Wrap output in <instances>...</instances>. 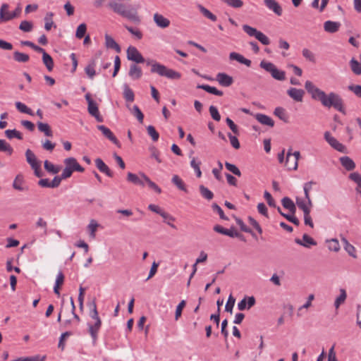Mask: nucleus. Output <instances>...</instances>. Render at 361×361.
Returning <instances> with one entry per match:
<instances>
[{
    "mask_svg": "<svg viewBox=\"0 0 361 361\" xmlns=\"http://www.w3.org/2000/svg\"><path fill=\"white\" fill-rule=\"evenodd\" d=\"M340 26L341 23L338 22L327 20L324 24V29L327 32L335 33L339 30Z\"/></svg>",
    "mask_w": 361,
    "mask_h": 361,
    "instance_id": "27",
    "label": "nucleus"
},
{
    "mask_svg": "<svg viewBox=\"0 0 361 361\" xmlns=\"http://www.w3.org/2000/svg\"><path fill=\"white\" fill-rule=\"evenodd\" d=\"M90 315L92 319H93L95 322L94 324H88V331L92 338V341L94 343H96L98 337V332L102 326V320L99 317L98 311L95 310V312H90Z\"/></svg>",
    "mask_w": 361,
    "mask_h": 361,
    "instance_id": "6",
    "label": "nucleus"
},
{
    "mask_svg": "<svg viewBox=\"0 0 361 361\" xmlns=\"http://www.w3.org/2000/svg\"><path fill=\"white\" fill-rule=\"evenodd\" d=\"M132 114L135 116L137 119V121L140 123H143L144 120V114L140 109V108L137 105H134L133 108L130 110Z\"/></svg>",
    "mask_w": 361,
    "mask_h": 361,
    "instance_id": "51",
    "label": "nucleus"
},
{
    "mask_svg": "<svg viewBox=\"0 0 361 361\" xmlns=\"http://www.w3.org/2000/svg\"><path fill=\"white\" fill-rule=\"evenodd\" d=\"M350 65L352 71L355 75H360L361 74V64L355 59H352L350 61Z\"/></svg>",
    "mask_w": 361,
    "mask_h": 361,
    "instance_id": "54",
    "label": "nucleus"
},
{
    "mask_svg": "<svg viewBox=\"0 0 361 361\" xmlns=\"http://www.w3.org/2000/svg\"><path fill=\"white\" fill-rule=\"evenodd\" d=\"M255 118L261 124H263L264 126H269L271 128L274 126V121H273V119L271 117H269L265 114H257L255 115Z\"/></svg>",
    "mask_w": 361,
    "mask_h": 361,
    "instance_id": "25",
    "label": "nucleus"
},
{
    "mask_svg": "<svg viewBox=\"0 0 361 361\" xmlns=\"http://www.w3.org/2000/svg\"><path fill=\"white\" fill-rule=\"evenodd\" d=\"M98 130H99L103 135L111 141L118 147H121V143L118 140L116 137L111 130L104 125L97 126Z\"/></svg>",
    "mask_w": 361,
    "mask_h": 361,
    "instance_id": "12",
    "label": "nucleus"
},
{
    "mask_svg": "<svg viewBox=\"0 0 361 361\" xmlns=\"http://www.w3.org/2000/svg\"><path fill=\"white\" fill-rule=\"evenodd\" d=\"M349 178L357 184L356 190L361 194V175L357 172H354L350 174Z\"/></svg>",
    "mask_w": 361,
    "mask_h": 361,
    "instance_id": "42",
    "label": "nucleus"
},
{
    "mask_svg": "<svg viewBox=\"0 0 361 361\" xmlns=\"http://www.w3.org/2000/svg\"><path fill=\"white\" fill-rule=\"evenodd\" d=\"M201 164V161L197 160L195 157H192L190 161V166L195 170L197 178H200L202 176V171L200 170Z\"/></svg>",
    "mask_w": 361,
    "mask_h": 361,
    "instance_id": "43",
    "label": "nucleus"
},
{
    "mask_svg": "<svg viewBox=\"0 0 361 361\" xmlns=\"http://www.w3.org/2000/svg\"><path fill=\"white\" fill-rule=\"evenodd\" d=\"M199 190L201 195L205 199L210 200L214 197L213 192L203 185H200Z\"/></svg>",
    "mask_w": 361,
    "mask_h": 361,
    "instance_id": "50",
    "label": "nucleus"
},
{
    "mask_svg": "<svg viewBox=\"0 0 361 361\" xmlns=\"http://www.w3.org/2000/svg\"><path fill=\"white\" fill-rule=\"evenodd\" d=\"M281 203L284 208L288 209L293 214H295L296 207L294 202L290 198L288 197H283L281 200Z\"/></svg>",
    "mask_w": 361,
    "mask_h": 361,
    "instance_id": "34",
    "label": "nucleus"
},
{
    "mask_svg": "<svg viewBox=\"0 0 361 361\" xmlns=\"http://www.w3.org/2000/svg\"><path fill=\"white\" fill-rule=\"evenodd\" d=\"M295 242L303 247H310V245H316L317 242L310 236H309L307 234H304L302 235V239L300 240L299 238H296L295 240Z\"/></svg>",
    "mask_w": 361,
    "mask_h": 361,
    "instance_id": "22",
    "label": "nucleus"
},
{
    "mask_svg": "<svg viewBox=\"0 0 361 361\" xmlns=\"http://www.w3.org/2000/svg\"><path fill=\"white\" fill-rule=\"evenodd\" d=\"M32 27V23L27 20H23L19 25V29L25 32H30Z\"/></svg>",
    "mask_w": 361,
    "mask_h": 361,
    "instance_id": "61",
    "label": "nucleus"
},
{
    "mask_svg": "<svg viewBox=\"0 0 361 361\" xmlns=\"http://www.w3.org/2000/svg\"><path fill=\"white\" fill-rule=\"evenodd\" d=\"M25 157L27 162L30 164L31 168L41 164V162L37 160L34 152L30 149L25 151Z\"/></svg>",
    "mask_w": 361,
    "mask_h": 361,
    "instance_id": "23",
    "label": "nucleus"
},
{
    "mask_svg": "<svg viewBox=\"0 0 361 361\" xmlns=\"http://www.w3.org/2000/svg\"><path fill=\"white\" fill-rule=\"evenodd\" d=\"M197 88L202 89L205 90L206 92L213 94L216 96H222L224 94L223 92L221 90H219L215 87H212L208 85H198L197 86Z\"/></svg>",
    "mask_w": 361,
    "mask_h": 361,
    "instance_id": "32",
    "label": "nucleus"
},
{
    "mask_svg": "<svg viewBox=\"0 0 361 361\" xmlns=\"http://www.w3.org/2000/svg\"><path fill=\"white\" fill-rule=\"evenodd\" d=\"M105 45L109 49H114L117 53L121 51V47L116 43V42L108 34L105 35Z\"/></svg>",
    "mask_w": 361,
    "mask_h": 361,
    "instance_id": "28",
    "label": "nucleus"
},
{
    "mask_svg": "<svg viewBox=\"0 0 361 361\" xmlns=\"http://www.w3.org/2000/svg\"><path fill=\"white\" fill-rule=\"evenodd\" d=\"M44 166L45 170L47 172L51 173L52 174H56L61 170V167L60 166H55L51 162L49 161L48 160H46L44 161Z\"/></svg>",
    "mask_w": 361,
    "mask_h": 361,
    "instance_id": "41",
    "label": "nucleus"
},
{
    "mask_svg": "<svg viewBox=\"0 0 361 361\" xmlns=\"http://www.w3.org/2000/svg\"><path fill=\"white\" fill-rule=\"evenodd\" d=\"M305 87L313 99L318 100L322 105L326 108L333 107L335 110L345 115L346 111L344 106V102L342 97L334 92L326 94L324 91L316 87L312 82L307 80Z\"/></svg>",
    "mask_w": 361,
    "mask_h": 361,
    "instance_id": "1",
    "label": "nucleus"
},
{
    "mask_svg": "<svg viewBox=\"0 0 361 361\" xmlns=\"http://www.w3.org/2000/svg\"><path fill=\"white\" fill-rule=\"evenodd\" d=\"M0 152H4L8 153V155H11L13 149L6 140L0 139Z\"/></svg>",
    "mask_w": 361,
    "mask_h": 361,
    "instance_id": "48",
    "label": "nucleus"
},
{
    "mask_svg": "<svg viewBox=\"0 0 361 361\" xmlns=\"http://www.w3.org/2000/svg\"><path fill=\"white\" fill-rule=\"evenodd\" d=\"M324 136L325 140L330 145L331 147L340 152L346 153V147L338 142L335 137L331 136L329 131L325 132Z\"/></svg>",
    "mask_w": 361,
    "mask_h": 361,
    "instance_id": "10",
    "label": "nucleus"
},
{
    "mask_svg": "<svg viewBox=\"0 0 361 361\" xmlns=\"http://www.w3.org/2000/svg\"><path fill=\"white\" fill-rule=\"evenodd\" d=\"M87 31V25L85 23H81L78 25L76 30L75 37L78 39H82Z\"/></svg>",
    "mask_w": 361,
    "mask_h": 361,
    "instance_id": "59",
    "label": "nucleus"
},
{
    "mask_svg": "<svg viewBox=\"0 0 361 361\" xmlns=\"http://www.w3.org/2000/svg\"><path fill=\"white\" fill-rule=\"evenodd\" d=\"M44 357H42L39 355H36L33 357H20L16 360V361H44Z\"/></svg>",
    "mask_w": 361,
    "mask_h": 361,
    "instance_id": "64",
    "label": "nucleus"
},
{
    "mask_svg": "<svg viewBox=\"0 0 361 361\" xmlns=\"http://www.w3.org/2000/svg\"><path fill=\"white\" fill-rule=\"evenodd\" d=\"M225 166H226L227 170L231 171L234 175H235L237 176H239V177L241 176L240 171L239 170V169L235 165H234L233 164H231V163H229L228 161H226L225 162Z\"/></svg>",
    "mask_w": 361,
    "mask_h": 361,
    "instance_id": "58",
    "label": "nucleus"
},
{
    "mask_svg": "<svg viewBox=\"0 0 361 361\" xmlns=\"http://www.w3.org/2000/svg\"><path fill=\"white\" fill-rule=\"evenodd\" d=\"M347 294L345 289H340V295L336 298L334 306L336 309H338L341 304H343L346 300Z\"/></svg>",
    "mask_w": 361,
    "mask_h": 361,
    "instance_id": "46",
    "label": "nucleus"
},
{
    "mask_svg": "<svg viewBox=\"0 0 361 361\" xmlns=\"http://www.w3.org/2000/svg\"><path fill=\"white\" fill-rule=\"evenodd\" d=\"M148 209L150 211L159 214L161 216H162L164 218V219H169L172 221H174L176 220V219L173 216H171L169 213L164 212L158 205L150 204L148 206Z\"/></svg>",
    "mask_w": 361,
    "mask_h": 361,
    "instance_id": "15",
    "label": "nucleus"
},
{
    "mask_svg": "<svg viewBox=\"0 0 361 361\" xmlns=\"http://www.w3.org/2000/svg\"><path fill=\"white\" fill-rule=\"evenodd\" d=\"M277 211L279 212V213L283 216V217H285L288 221H289L290 222L294 224L296 226H299L300 224V221L298 219L297 217H295L294 215H290V214H285L283 213L282 211H281V209L280 207H277Z\"/></svg>",
    "mask_w": 361,
    "mask_h": 361,
    "instance_id": "49",
    "label": "nucleus"
},
{
    "mask_svg": "<svg viewBox=\"0 0 361 361\" xmlns=\"http://www.w3.org/2000/svg\"><path fill=\"white\" fill-rule=\"evenodd\" d=\"M296 204L298 205V207L302 210L303 213H306V212H310V207L311 206H310L307 203V201L305 202V200H301V199H297L296 200Z\"/></svg>",
    "mask_w": 361,
    "mask_h": 361,
    "instance_id": "56",
    "label": "nucleus"
},
{
    "mask_svg": "<svg viewBox=\"0 0 361 361\" xmlns=\"http://www.w3.org/2000/svg\"><path fill=\"white\" fill-rule=\"evenodd\" d=\"M153 18L156 25L161 28H166L170 25V20L161 14L157 13L154 15Z\"/></svg>",
    "mask_w": 361,
    "mask_h": 361,
    "instance_id": "21",
    "label": "nucleus"
},
{
    "mask_svg": "<svg viewBox=\"0 0 361 361\" xmlns=\"http://www.w3.org/2000/svg\"><path fill=\"white\" fill-rule=\"evenodd\" d=\"M39 53L42 54V61L49 71H51L54 68V61L51 56L48 54L45 50L44 51H39Z\"/></svg>",
    "mask_w": 361,
    "mask_h": 361,
    "instance_id": "31",
    "label": "nucleus"
},
{
    "mask_svg": "<svg viewBox=\"0 0 361 361\" xmlns=\"http://www.w3.org/2000/svg\"><path fill=\"white\" fill-rule=\"evenodd\" d=\"M65 168L62 172V178H70L74 171L84 172L85 169L81 166L75 158L68 157L64 159Z\"/></svg>",
    "mask_w": 361,
    "mask_h": 361,
    "instance_id": "4",
    "label": "nucleus"
},
{
    "mask_svg": "<svg viewBox=\"0 0 361 361\" xmlns=\"http://www.w3.org/2000/svg\"><path fill=\"white\" fill-rule=\"evenodd\" d=\"M123 97L126 101L130 102H133L135 99L133 90L127 85H124Z\"/></svg>",
    "mask_w": 361,
    "mask_h": 361,
    "instance_id": "52",
    "label": "nucleus"
},
{
    "mask_svg": "<svg viewBox=\"0 0 361 361\" xmlns=\"http://www.w3.org/2000/svg\"><path fill=\"white\" fill-rule=\"evenodd\" d=\"M224 3L227 4L228 6L239 8L243 6V2L242 0H221Z\"/></svg>",
    "mask_w": 361,
    "mask_h": 361,
    "instance_id": "57",
    "label": "nucleus"
},
{
    "mask_svg": "<svg viewBox=\"0 0 361 361\" xmlns=\"http://www.w3.org/2000/svg\"><path fill=\"white\" fill-rule=\"evenodd\" d=\"M87 110L89 114L95 118V119L98 122H102L103 118L100 115L98 106L95 102H90V104H88Z\"/></svg>",
    "mask_w": 361,
    "mask_h": 361,
    "instance_id": "17",
    "label": "nucleus"
},
{
    "mask_svg": "<svg viewBox=\"0 0 361 361\" xmlns=\"http://www.w3.org/2000/svg\"><path fill=\"white\" fill-rule=\"evenodd\" d=\"M266 6L278 16L282 15V8L276 0H264Z\"/></svg>",
    "mask_w": 361,
    "mask_h": 361,
    "instance_id": "16",
    "label": "nucleus"
},
{
    "mask_svg": "<svg viewBox=\"0 0 361 361\" xmlns=\"http://www.w3.org/2000/svg\"><path fill=\"white\" fill-rule=\"evenodd\" d=\"M95 165L100 172L105 173L109 177H113V172L109 166L100 158L95 159Z\"/></svg>",
    "mask_w": 361,
    "mask_h": 361,
    "instance_id": "20",
    "label": "nucleus"
},
{
    "mask_svg": "<svg viewBox=\"0 0 361 361\" xmlns=\"http://www.w3.org/2000/svg\"><path fill=\"white\" fill-rule=\"evenodd\" d=\"M128 75L133 80H138L142 77V71L137 65L132 64L130 66Z\"/></svg>",
    "mask_w": 361,
    "mask_h": 361,
    "instance_id": "24",
    "label": "nucleus"
},
{
    "mask_svg": "<svg viewBox=\"0 0 361 361\" xmlns=\"http://www.w3.org/2000/svg\"><path fill=\"white\" fill-rule=\"evenodd\" d=\"M341 165L347 170L352 171L355 168V164L349 157H342L340 158Z\"/></svg>",
    "mask_w": 361,
    "mask_h": 361,
    "instance_id": "30",
    "label": "nucleus"
},
{
    "mask_svg": "<svg viewBox=\"0 0 361 361\" xmlns=\"http://www.w3.org/2000/svg\"><path fill=\"white\" fill-rule=\"evenodd\" d=\"M8 5L7 4H3L0 8V20L2 21H8L16 17H18L20 12L21 8L17 7L13 13L8 11Z\"/></svg>",
    "mask_w": 361,
    "mask_h": 361,
    "instance_id": "9",
    "label": "nucleus"
},
{
    "mask_svg": "<svg viewBox=\"0 0 361 361\" xmlns=\"http://www.w3.org/2000/svg\"><path fill=\"white\" fill-rule=\"evenodd\" d=\"M229 59L230 60H235L238 61L239 63L245 65L247 67H250L251 66V61L245 59L243 55L236 53V52H231L229 54Z\"/></svg>",
    "mask_w": 361,
    "mask_h": 361,
    "instance_id": "26",
    "label": "nucleus"
},
{
    "mask_svg": "<svg viewBox=\"0 0 361 361\" xmlns=\"http://www.w3.org/2000/svg\"><path fill=\"white\" fill-rule=\"evenodd\" d=\"M341 242L343 243L345 250L353 258H356V250L355 247L351 245L345 237H341Z\"/></svg>",
    "mask_w": 361,
    "mask_h": 361,
    "instance_id": "29",
    "label": "nucleus"
},
{
    "mask_svg": "<svg viewBox=\"0 0 361 361\" xmlns=\"http://www.w3.org/2000/svg\"><path fill=\"white\" fill-rule=\"evenodd\" d=\"M197 8L205 18H207L214 22L217 20L216 16L214 14H213L211 11H209L207 8H206L204 6H203L202 5L198 4Z\"/></svg>",
    "mask_w": 361,
    "mask_h": 361,
    "instance_id": "38",
    "label": "nucleus"
},
{
    "mask_svg": "<svg viewBox=\"0 0 361 361\" xmlns=\"http://www.w3.org/2000/svg\"><path fill=\"white\" fill-rule=\"evenodd\" d=\"M315 183H316L315 182L311 180L307 183H305L304 185V187H303L305 199L307 200V203L310 206H312V200H311L310 196V191L312 189V185H314Z\"/></svg>",
    "mask_w": 361,
    "mask_h": 361,
    "instance_id": "39",
    "label": "nucleus"
},
{
    "mask_svg": "<svg viewBox=\"0 0 361 361\" xmlns=\"http://www.w3.org/2000/svg\"><path fill=\"white\" fill-rule=\"evenodd\" d=\"M13 59L19 63H26L30 60V56L27 54L16 51L13 52Z\"/></svg>",
    "mask_w": 361,
    "mask_h": 361,
    "instance_id": "40",
    "label": "nucleus"
},
{
    "mask_svg": "<svg viewBox=\"0 0 361 361\" xmlns=\"http://www.w3.org/2000/svg\"><path fill=\"white\" fill-rule=\"evenodd\" d=\"M259 66L262 68L270 73L274 79L280 81L286 79V73L283 71L279 70L274 63L262 61Z\"/></svg>",
    "mask_w": 361,
    "mask_h": 361,
    "instance_id": "5",
    "label": "nucleus"
},
{
    "mask_svg": "<svg viewBox=\"0 0 361 361\" xmlns=\"http://www.w3.org/2000/svg\"><path fill=\"white\" fill-rule=\"evenodd\" d=\"M16 109L21 113L27 114L30 116H33L34 113L31 109L27 107L25 104L20 102H16Z\"/></svg>",
    "mask_w": 361,
    "mask_h": 361,
    "instance_id": "45",
    "label": "nucleus"
},
{
    "mask_svg": "<svg viewBox=\"0 0 361 361\" xmlns=\"http://www.w3.org/2000/svg\"><path fill=\"white\" fill-rule=\"evenodd\" d=\"M214 230L217 233L228 235L231 238L236 237L240 238L241 240H244L243 236L238 231H235L233 228H231V229H227L224 228L220 225H216L214 227Z\"/></svg>",
    "mask_w": 361,
    "mask_h": 361,
    "instance_id": "13",
    "label": "nucleus"
},
{
    "mask_svg": "<svg viewBox=\"0 0 361 361\" xmlns=\"http://www.w3.org/2000/svg\"><path fill=\"white\" fill-rule=\"evenodd\" d=\"M147 65H151V72L156 73L160 76H165L169 79L178 80L181 74L173 69L168 68L166 66L157 62L147 61Z\"/></svg>",
    "mask_w": 361,
    "mask_h": 361,
    "instance_id": "3",
    "label": "nucleus"
},
{
    "mask_svg": "<svg viewBox=\"0 0 361 361\" xmlns=\"http://www.w3.org/2000/svg\"><path fill=\"white\" fill-rule=\"evenodd\" d=\"M171 182L174 184L180 190H182L185 192H188V190L186 188L185 184L183 180L178 176L173 175L171 179Z\"/></svg>",
    "mask_w": 361,
    "mask_h": 361,
    "instance_id": "36",
    "label": "nucleus"
},
{
    "mask_svg": "<svg viewBox=\"0 0 361 361\" xmlns=\"http://www.w3.org/2000/svg\"><path fill=\"white\" fill-rule=\"evenodd\" d=\"M37 128L40 132L44 133V135L47 137H51L53 135L52 131L50 128V126L47 123H44L42 122L37 123Z\"/></svg>",
    "mask_w": 361,
    "mask_h": 361,
    "instance_id": "44",
    "label": "nucleus"
},
{
    "mask_svg": "<svg viewBox=\"0 0 361 361\" xmlns=\"http://www.w3.org/2000/svg\"><path fill=\"white\" fill-rule=\"evenodd\" d=\"M216 80L224 87H229L233 82V78L224 73H219L216 75Z\"/></svg>",
    "mask_w": 361,
    "mask_h": 361,
    "instance_id": "19",
    "label": "nucleus"
},
{
    "mask_svg": "<svg viewBox=\"0 0 361 361\" xmlns=\"http://www.w3.org/2000/svg\"><path fill=\"white\" fill-rule=\"evenodd\" d=\"M185 305H186L185 300H183L177 305L176 312H175V319L176 320H178L180 317V316L182 314V311H183V308L185 307Z\"/></svg>",
    "mask_w": 361,
    "mask_h": 361,
    "instance_id": "62",
    "label": "nucleus"
},
{
    "mask_svg": "<svg viewBox=\"0 0 361 361\" xmlns=\"http://www.w3.org/2000/svg\"><path fill=\"white\" fill-rule=\"evenodd\" d=\"M127 58L128 60L135 63H144L145 61L144 57L135 47L130 46L127 49Z\"/></svg>",
    "mask_w": 361,
    "mask_h": 361,
    "instance_id": "11",
    "label": "nucleus"
},
{
    "mask_svg": "<svg viewBox=\"0 0 361 361\" xmlns=\"http://www.w3.org/2000/svg\"><path fill=\"white\" fill-rule=\"evenodd\" d=\"M99 226V224L97 223L95 220H91L88 226L87 229L90 232V235L91 238H95V233Z\"/></svg>",
    "mask_w": 361,
    "mask_h": 361,
    "instance_id": "55",
    "label": "nucleus"
},
{
    "mask_svg": "<svg viewBox=\"0 0 361 361\" xmlns=\"http://www.w3.org/2000/svg\"><path fill=\"white\" fill-rule=\"evenodd\" d=\"M287 94L295 102H302L305 92L302 89L290 87L289 90H288Z\"/></svg>",
    "mask_w": 361,
    "mask_h": 361,
    "instance_id": "18",
    "label": "nucleus"
},
{
    "mask_svg": "<svg viewBox=\"0 0 361 361\" xmlns=\"http://www.w3.org/2000/svg\"><path fill=\"white\" fill-rule=\"evenodd\" d=\"M95 66L96 61L92 59L85 68V73L90 79H93L96 75Z\"/></svg>",
    "mask_w": 361,
    "mask_h": 361,
    "instance_id": "37",
    "label": "nucleus"
},
{
    "mask_svg": "<svg viewBox=\"0 0 361 361\" xmlns=\"http://www.w3.org/2000/svg\"><path fill=\"white\" fill-rule=\"evenodd\" d=\"M255 298L253 296L245 297L238 303V309L240 311L250 309L255 304Z\"/></svg>",
    "mask_w": 361,
    "mask_h": 361,
    "instance_id": "14",
    "label": "nucleus"
},
{
    "mask_svg": "<svg viewBox=\"0 0 361 361\" xmlns=\"http://www.w3.org/2000/svg\"><path fill=\"white\" fill-rule=\"evenodd\" d=\"M348 89L353 92L357 97L361 98V85H350Z\"/></svg>",
    "mask_w": 361,
    "mask_h": 361,
    "instance_id": "63",
    "label": "nucleus"
},
{
    "mask_svg": "<svg viewBox=\"0 0 361 361\" xmlns=\"http://www.w3.org/2000/svg\"><path fill=\"white\" fill-rule=\"evenodd\" d=\"M243 31L250 37H255L262 44L268 45L270 44L269 37L262 32L257 30L256 28L252 27L248 25H243Z\"/></svg>",
    "mask_w": 361,
    "mask_h": 361,
    "instance_id": "7",
    "label": "nucleus"
},
{
    "mask_svg": "<svg viewBox=\"0 0 361 361\" xmlns=\"http://www.w3.org/2000/svg\"><path fill=\"white\" fill-rule=\"evenodd\" d=\"M5 135L7 137V138L8 139H13V138H17L18 140H23V135L20 132L18 131L16 129H13V130H6L5 131Z\"/></svg>",
    "mask_w": 361,
    "mask_h": 361,
    "instance_id": "47",
    "label": "nucleus"
},
{
    "mask_svg": "<svg viewBox=\"0 0 361 361\" xmlns=\"http://www.w3.org/2000/svg\"><path fill=\"white\" fill-rule=\"evenodd\" d=\"M141 176L146 181L150 188L153 189L158 194L161 192V189L155 183L152 181L145 174L142 173Z\"/></svg>",
    "mask_w": 361,
    "mask_h": 361,
    "instance_id": "53",
    "label": "nucleus"
},
{
    "mask_svg": "<svg viewBox=\"0 0 361 361\" xmlns=\"http://www.w3.org/2000/svg\"><path fill=\"white\" fill-rule=\"evenodd\" d=\"M292 149H289L287 154L285 161V166L288 170H296L298 166V159L300 154L299 151L291 152Z\"/></svg>",
    "mask_w": 361,
    "mask_h": 361,
    "instance_id": "8",
    "label": "nucleus"
},
{
    "mask_svg": "<svg viewBox=\"0 0 361 361\" xmlns=\"http://www.w3.org/2000/svg\"><path fill=\"white\" fill-rule=\"evenodd\" d=\"M108 6L116 14L125 18L134 23H139L140 21L137 15V9L131 5L126 6L122 3H118L111 1L108 4Z\"/></svg>",
    "mask_w": 361,
    "mask_h": 361,
    "instance_id": "2",
    "label": "nucleus"
},
{
    "mask_svg": "<svg viewBox=\"0 0 361 361\" xmlns=\"http://www.w3.org/2000/svg\"><path fill=\"white\" fill-rule=\"evenodd\" d=\"M148 135L152 137L154 142H156L159 140V134L156 130L155 128L152 126H149L147 128Z\"/></svg>",
    "mask_w": 361,
    "mask_h": 361,
    "instance_id": "60",
    "label": "nucleus"
},
{
    "mask_svg": "<svg viewBox=\"0 0 361 361\" xmlns=\"http://www.w3.org/2000/svg\"><path fill=\"white\" fill-rule=\"evenodd\" d=\"M23 182H24V180H23V175H21V174L17 175L13 180V188L18 191L26 190L27 188L23 186Z\"/></svg>",
    "mask_w": 361,
    "mask_h": 361,
    "instance_id": "33",
    "label": "nucleus"
},
{
    "mask_svg": "<svg viewBox=\"0 0 361 361\" xmlns=\"http://www.w3.org/2000/svg\"><path fill=\"white\" fill-rule=\"evenodd\" d=\"M274 114L277 116L280 120L285 123L288 122V116L286 110L281 106H278L274 109Z\"/></svg>",
    "mask_w": 361,
    "mask_h": 361,
    "instance_id": "35",
    "label": "nucleus"
}]
</instances>
